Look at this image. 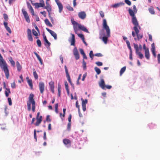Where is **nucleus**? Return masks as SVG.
Returning a JSON list of instances; mask_svg holds the SVG:
<instances>
[{
    "label": "nucleus",
    "mask_w": 160,
    "mask_h": 160,
    "mask_svg": "<svg viewBox=\"0 0 160 160\" xmlns=\"http://www.w3.org/2000/svg\"><path fill=\"white\" fill-rule=\"evenodd\" d=\"M71 21L72 23L73 24V26L78 24L77 22L73 20V19H71Z\"/></svg>",
    "instance_id": "obj_53"
},
{
    "label": "nucleus",
    "mask_w": 160,
    "mask_h": 160,
    "mask_svg": "<svg viewBox=\"0 0 160 160\" xmlns=\"http://www.w3.org/2000/svg\"><path fill=\"white\" fill-rule=\"evenodd\" d=\"M126 43H127L128 48L130 50V52H132V48L130 46V43L129 41L128 40H126Z\"/></svg>",
    "instance_id": "obj_28"
},
{
    "label": "nucleus",
    "mask_w": 160,
    "mask_h": 160,
    "mask_svg": "<svg viewBox=\"0 0 160 160\" xmlns=\"http://www.w3.org/2000/svg\"><path fill=\"white\" fill-rule=\"evenodd\" d=\"M45 6V5L43 0H41V7H42L44 8Z\"/></svg>",
    "instance_id": "obj_39"
},
{
    "label": "nucleus",
    "mask_w": 160,
    "mask_h": 160,
    "mask_svg": "<svg viewBox=\"0 0 160 160\" xmlns=\"http://www.w3.org/2000/svg\"><path fill=\"white\" fill-rule=\"evenodd\" d=\"M99 86L103 89H105V85L104 80L103 79H101L99 83Z\"/></svg>",
    "instance_id": "obj_11"
},
{
    "label": "nucleus",
    "mask_w": 160,
    "mask_h": 160,
    "mask_svg": "<svg viewBox=\"0 0 160 160\" xmlns=\"http://www.w3.org/2000/svg\"><path fill=\"white\" fill-rule=\"evenodd\" d=\"M99 14L103 18L104 17V12L102 11H101L99 12Z\"/></svg>",
    "instance_id": "obj_47"
},
{
    "label": "nucleus",
    "mask_w": 160,
    "mask_h": 160,
    "mask_svg": "<svg viewBox=\"0 0 160 160\" xmlns=\"http://www.w3.org/2000/svg\"><path fill=\"white\" fill-rule=\"evenodd\" d=\"M73 52L74 55H75V54L78 53V49L76 47H75L74 48Z\"/></svg>",
    "instance_id": "obj_42"
},
{
    "label": "nucleus",
    "mask_w": 160,
    "mask_h": 160,
    "mask_svg": "<svg viewBox=\"0 0 160 160\" xmlns=\"http://www.w3.org/2000/svg\"><path fill=\"white\" fill-rule=\"evenodd\" d=\"M79 25V24L78 23L77 24L73 26V29L76 34H77L78 31V28Z\"/></svg>",
    "instance_id": "obj_25"
},
{
    "label": "nucleus",
    "mask_w": 160,
    "mask_h": 160,
    "mask_svg": "<svg viewBox=\"0 0 160 160\" xmlns=\"http://www.w3.org/2000/svg\"><path fill=\"white\" fill-rule=\"evenodd\" d=\"M16 65L18 70L19 71H20L22 69V67L18 61L16 62Z\"/></svg>",
    "instance_id": "obj_32"
},
{
    "label": "nucleus",
    "mask_w": 160,
    "mask_h": 160,
    "mask_svg": "<svg viewBox=\"0 0 160 160\" xmlns=\"http://www.w3.org/2000/svg\"><path fill=\"white\" fill-rule=\"evenodd\" d=\"M6 29L7 30L8 32L10 33H11L12 32L10 28L9 27H6Z\"/></svg>",
    "instance_id": "obj_54"
},
{
    "label": "nucleus",
    "mask_w": 160,
    "mask_h": 160,
    "mask_svg": "<svg viewBox=\"0 0 160 160\" xmlns=\"http://www.w3.org/2000/svg\"><path fill=\"white\" fill-rule=\"evenodd\" d=\"M74 56L76 60H78L79 59L80 56L79 53L74 55Z\"/></svg>",
    "instance_id": "obj_45"
},
{
    "label": "nucleus",
    "mask_w": 160,
    "mask_h": 160,
    "mask_svg": "<svg viewBox=\"0 0 160 160\" xmlns=\"http://www.w3.org/2000/svg\"><path fill=\"white\" fill-rule=\"evenodd\" d=\"M50 33L51 35L54 37L55 40L57 39V35L54 31H52Z\"/></svg>",
    "instance_id": "obj_31"
},
{
    "label": "nucleus",
    "mask_w": 160,
    "mask_h": 160,
    "mask_svg": "<svg viewBox=\"0 0 160 160\" xmlns=\"http://www.w3.org/2000/svg\"><path fill=\"white\" fill-rule=\"evenodd\" d=\"M102 25L103 28L105 29L106 31L107 37H103L102 38V40L104 43L106 44L107 42L108 38L110 36V31L109 27L107 25L106 20L105 19H103Z\"/></svg>",
    "instance_id": "obj_2"
},
{
    "label": "nucleus",
    "mask_w": 160,
    "mask_h": 160,
    "mask_svg": "<svg viewBox=\"0 0 160 160\" xmlns=\"http://www.w3.org/2000/svg\"><path fill=\"white\" fill-rule=\"evenodd\" d=\"M22 12L26 21L28 22H29L30 19L29 17L27 12L24 9H22Z\"/></svg>",
    "instance_id": "obj_7"
},
{
    "label": "nucleus",
    "mask_w": 160,
    "mask_h": 160,
    "mask_svg": "<svg viewBox=\"0 0 160 160\" xmlns=\"http://www.w3.org/2000/svg\"><path fill=\"white\" fill-rule=\"evenodd\" d=\"M94 55L93 54V52L92 51H91L89 53V56L92 60L93 59V56Z\"/></svg>",
    "instance_id": "obj_36"
},
{
    "label": "nucleus",
    "mask_w": 160,
    "mask_h": 160,
    "mask_svg": "<svg viewBox=\"0 0 160 160\" xmlns=\"http://www.w3.org/2000/svg\"><path fill=\"white\" fill-rule=\"evenodd\" d=\"M0 66L2 68L5 73L7 79H8L9 76V73L7 65L3 59V58L0 53Z\"/></svg>",
    "instance_id": "obj_3"
},
{
    "label": "nucleus",
    "mask_w": 160,
    "mask_h": 160,
    "mask_svg": "<svg viewBox=\"0 0 160 160\" xmlns=\"http://www.w3.org/2000/svg\"><path fill=\"white\" fill-rule=\"evenodd\" d=\"M133 10L129 8L128 9V12L130 15L132 17V23L138 22L137 19L135 16V13H136L137 9L135 5L133 6Z\"/></svg>",
    "instance_id": "obj_4"
},
{
    "label": "nucleus",
    "mask_w": 160,
    "mask_h": 160,
    "mask_svg": "<svg viewBox=\"0 0 160 160\" xmlns=\"http://www.w3.org/2000/svg\"><path fill=\"white\" fill-rule=\"evenodd\" d=\"M31 1V3L32 5L35 6V8H38L40 7V3H34L32 0H31V1Z\"/></svg>",
    "instance_id": "obj_22"
},
{
    "label": "nucleus",
    "mask_w": 160,
    "mask_h": 160,
    "mask_svg": "<svg viewBox=\"0 0 160 160\" xmlns=\"http://www.w3.org/2000/svg\"><path fill=\"white\" fill-rule=\"evenodd\" d=\"M79 51L81 54L82 55H83L85 54L83 50L82 49H80Z\"/></svg>",
    "instance_id": "obj_62"
},
{
    "label": "nucleus",
    "mask_w": 160,
    "mask_h": 160,
    "mask_svg": "<svg viewBox=\"0 0 160 160\" xmlns=\"http://www.w3.org/2000/svg\"><path fill=\"white\" fill-rule=\"evenodd\" d=\"M45 22L47 25L49 26H50V27L52 26V25L51 24V23L49 21L48 19H46L45 20Z\"/></svg>",
    "instance_id": "obj_33"
},
{
    "label": "nucleus",
    "mask_w": 160,
    "mask_h": 160,
    "mask_svg": "<svg viewBox=\"0 0 160 160\" xmlns=\"http://www.w3.org/2000/svg\"><path fill=\"white\" fill-rule=\"evenodd\" d=\"M40 114V112H38L37 114L36 117V122L35 123V125L36 126H38L40 124V117H39V115Z\"/></svg>",
    "instance_id": "obj_14"
},
{
    "label": "nucleus",
    "mask_w": 160,
    "mask_h": 160,
    "mask_svg": "<svg viewBox=\"0 0 160 160\" xmlns=\"http://www.w3.org/2000/svg\"><path fill=\"white\" fill-rule=\"evenodd\" d=\"M43 37L45 46L47 47H49L51 44L50 43L47 39L46 36L45 35H43Z\"/></svg>",
    "instance_id": "obj_13"
},
{
    "label": "nucleus",
    "mask_w": 160,
    "mask_h": 160,
    "mask_svg": "<svg viewBox=\"0 0 160 160\" xmlns=\"http://www.w3.org/2000/svg\"><path fill=\"white\" fill-rule=\"evenodd\" d=\"M145 55L147 59L149 60L150 58V53L149 49H147L145 51Z\"/></svg>",
    "instance_id": "obj_21"
},
{
    "label": "nucleus",
    "mask_w": 160,
    "mask_h": 160,
    "mask_svg": "<svg viewBox=\"0 0 160 160\" xmlns=\"http://www.w3.org/2000/svg\"><path fill=\"white\" fill-rule=\"evenodd\" d=\"M55 1L59 8V12L61 13L63 9V6L59 0H55Z\"/></svg>",
    "instance_id": "obj_8"
},
{
    "label": "nucleus",
    "mask_w": 160,
    "mask_h": 160,
    "mask_svg": "<svg viewBox=\"0 0 160 160\" xmlns=\"http://www.w3.org/2000/svg\"><path fill=\"white\" fill-rule=\"evenodd\" d=\"M32 33L35 36H37L38 35V33L34 29H32Z\"/></svg>",
    "instance_id": "obj_48"
},
{
    "label": "nucleus",
    "mask_w": 160,
    "mask_h": 160,
    "mask_svg": "<svg viewBox=\"0 0 160 160\" xmlns=\"http://www.w3.org/2000/svg\"><path fill=\"white\" fill-rule=\"evenodd\" d=\"M94 55L98 57H100L102 56V54L101 53H97L95 54Z\"/></svg>",
    "instance_id": "obj_60"
},
{
    "label": "nucleus",
    "mask_w": 160,
    "mask_h": 160,
    "mask_svg": "<svg viewBox=\"0 0 160 160\" xmlns=\"http://www.w3.org/2000/svg\"><path fill=\"white\" fill-rule=\"evenodd\" d=\"M27 34L28 40L30 41H32L33 39L32 37V32L29 29H28L27 30Z\"/></svg>",
    "instance_id": "obj_10"
},
{
    "label": "nucleus",
    "mask_w": 160,
    "mask_h": 160,
    "mask_svg": "<svg viewBox=\"0 0 160 160\" xmlns=\"http://www.w3.org/2000/svg\"><path fill=\"white\" fill-rule=\"evenodd\" d=\"M94 70L98 75L101 72L100 69L96 67L94 68Z\"/></svg>",
    "instance_id": "obj_27"
},
{
    "label": "nucleus",
    "mask_w": 160,
    "mask_h": 160,
    "mask_svg": "<svg viewBox=\"0 0 160 160\" xmlns=\"http://www.w3.org/2000/svg\"><path fill=\"white\" fill-rule=\"evenodd\" d=\"M50 87L52 93L54 92V82L53 81H51L49 83Z\"/></svg>",
    "instance_id": "obj_18"
},
{
    "label": "nucleus",
    "mask_w": 160,
    "mask_h": 160,
    "mask_svg": "<svg viewBox=\"0 0 160 160\" xmlns=\"http://www.w3.org/2000/svg\"><path fill=\"white\" fill-rule=\"evenodd\" d=\"M61 86L60 84H58V92H61Z\"/></svg>",
    "instance_id": "obj_63"
},
{
    "label": "nucleus",
    "mask_w": 160,
    "mask_h": 160,
    "mask_svg": "<svg viewBox=\"0 0 160 160\" xmlns=\"http://www.w3.org/2000/svg\"><path fill=\"white\" fill-rule=\"evenodd\" d=\"M8 102L9 105L11 106L12 105V102L11 98H8Z\"/></svg>",
    "instance_id": "obj_50"
},
{
    "label": "nucleus",
    "mask_w": 160,
    "mask_h": 160,
    "mask_svg": "<svg viewBox=\"0 0 160 160\" xmlns=\"http://www.w3.org/2000/svg\"><path fill=\"white\" fill-rule=\"evenodd\" d=\"M78 17L82 19H84L86 16V14L85 12L82 11L78 13Z\"/></svg>",
    "instance_id": "obj_9"
},
{
    "label": "nucleus",
    "mask_w": 160,
    "mask_h": 160,
    "mask_svg": "<svg viewBox=\"0 0 160 160\" xmlns=\"http://www.w3.org/2000/svg\"><path fill=\"white\" fill-rule=\"evenodd\" d=\"M82 64L83 69L85 70L86 69V63L85 62L84 60H83Z\"/></svg>",
    "instance_id": "obj_38"
},
{
    "label": "nucleus",
    "mask_w": 160,
    "mask_h": 160,
    "mask_svg": "<svg viewBox=\"0 0 160 160\" xmlns=\"http://www.w3.org/2000/svg\"><path fill=\"white\" fill-rule=\"evenodd\" d=\"M78 35L79 38H81L82 40H83L84 39H85L84 36L83 34L79 33L78 34Z\"/></svg>",
    "instance_id": "obj_37"
},
{
    "label": "nucleus",
    "mask_w": 160,
    "mask_h": 160,
    "mask_svg": "<svg viewBox=\"0 0 160 160\" xmlns=\"http://www.w3.org/2000/svg\"><path fill=\"white\" fill-rule=\"evenodd\" d=\"M50 0H46V6H45L44 8L45 9H46L47 10L49 15L50 14V12L52 10L51 7L49 4L48 2Z\"/></svg>",
    "instance_id": "obj_6"
},
{
    "label": "nucleus",
    "mask_w": 160,
    "mask_h": 160,
    "mask_svg": "<svg viewBox=\"0 0 160 160\" xmlns=\"http://www.w3.org/2000/svg\"><path fill=\"white\" fill-rule=\"evenodd\" d=\"M36 132H37V131L36 130V129H34V138L36 139V141H37Z\"/></svg>",
    "instance_id": "obj_46"
},
{
    "label": "nucleus",
    "mask_w": 160,
    "mask_h": 160,
    "mask_svg": "<svg viewBox=\"0 0 160 160\" xmlns=\"http://www.w3.org/2000/svg\"><path fill=\"white\" fill-rule=\"evenodd\" d=\"M152 48L151 49V50H155V47L154 43H152L151 45Z\"/></svg>",
    "instance_id": "obj_52"
},
{
    "label": "nucleus",
    "mask_w": 160,
    "mask_h": 160,
    "mask_svg": "<svg viewBox=\"0 0 160 160\" xmlns=\"http://www.w3.org/2000/svg\"><path fill=\"white\" fill-rule=\"evenodd\" d=\"M82 109L83 111H85L86 110V105H85L84 104H82Z\"/></svg>",
    "instance_id": "obj_55"
},
{
    "label": "nucleus",
    "mask_w": 160,
    "mask_h": 160,
    "mask_svg": "<svg viewBox=\"0 0 160 160\" xmlns=\"http://www.w3.org/2000/svg\"><path fill=\"white\" fill-rule=\"evenodd\" d=\"M3 16L5 21H7L8 19V15L6 13L3 14Z\"/></svg>",
    "instance_id": "obj_40"
},
{
    "label": "nucleus",
    "mask_w": 160,
    "mask_h": 160,
    "mask_svg": "<svg viewBox=\"0 0 160 160\" xmlns=\"http://www.w3.org/2000/svg\"><path fill=\"white\" fill-rule=\"evenodd\" d=\"M81 100L82 101V104H84L85 105H86V104L88 102V100L86 99L84 100L82 98H81Z\"/></svg>",
    "instance_id": "obj_43"
},
{
    "label": "nucleus",
    "mask_w": 160,
    "mask_h": 160,
    "mask_svg": "<svg viewBox=\"0 0 160 160\" xmlns=\"http://www.w3.org/2000/svg\"><path fill=\"white\" fill-rule=\"evenodd\" d=\"M71 122H69L67 125V129L68 130H70L71 128Z\"/></svg>",
    "instance_id": "obj_49"
},
{
    "label": "nucleus",
    "mask_w": 160,
    "mask_h": 160,
    "mask_svg": "<svg viewBox=\"0 0 160 160\" xmlns=\"http://www.w3.org/2000/svg\"><path fill=\"white\" fill-rule=\"evenodd\" d=\"M134 25V26L133 28V29L134 30L137 36V38H134V39L135 40L138 39V40H139L140 39H142L143 37V35L141 34H139V30L138 29V28L139 29L140 28V27L139 25L138 22L135 23H133Z\"/></svg>",
    "instance_id": "obj_5"
},
{
    "label": "nucleus",
    "mask_w": 160,
    "mask_h": 160,
    "mask_svg": "<svg viewBox=\"0 0 160 160\" xmlns=\"http://www.w3.org/2000/svg\"><path fill=\"white\" fill-rule=\"evenodd\" d=\"M124 3L123 2H120L118 3H116L113 5V7L115 8H118L121 5H124Z\"/></svg>",
    "instance_id": "obj_23"
},
{
    "label": "nucleus",
    "mask_w": 160,
    "mask_h": 160,
    "mask_svg": "<svg viewBox=\"0 0 160 160\" xmlns=\"http://www.w3.org/2000/svg\"><path fill=\"white\" fill-rule=\"evenodd\" d=\"M45 86L43 82H41V93H42L44 90Z\"/></svg>",
    "instance_id": "obj_26"
},
{
    "label": "nucleus",
    "mask_w": 160,
    "mask_h": 160,
    "mask_svg": "<svg viewBox=\"0 0 160 160\" xmlns=\"http://www.w3.org/2000/svg\"><path fill=\"white\" fill-rule=\"evenodd\" d=\"M26 79L28 84H29V86L30 87L31 89H32L33 84L32 83V80L31 79H29L28 77H26Z\"/></svg>",
    "instance_id": "obj_17"
},
{
    "label": "nucleus",
    "mask_w": 160,
    "mask_h": 160,
    "mask_svg": "<svg viewBox=\"0 0 160 160\" xmlns=\"http://www.w3.org/2000/svg\"><path fill=\"white\" fill-rule=\"evenodd\" d=\"M34 95L31 93L28 97V100L27 101L28 110L30 111L31 109V105H32V110L33 112H35V102L34 99Z\"/></svg>",
    "instance_id": "obj_1"
},
{
    "label": "nucleus",
    "mask_w": 160,
    "mask_h": 160,
    "mask_svg": "<svg viewBox=\"0 0 160 160\" xmlns=\"http://www.w3.org/2000/svg\"><path fill=\"white\" fill-rule=\"evenodd\" d=\"M33 74L35 78L36 79H37L38 78V76L37 74L36 71L35 70V69H33Z\"/></svg>",
    "instance_id": "obj_34"
},
{
    "label": "nucleus",
    "mask_w": 160,
    "mask_h": 160,
    "mask_svg": "<svg viewBox=\"0 0 160 160\" xmlns=\"http://www.w3.org/2000/svg\"><path fill=\"white\" fill-rule=\"evenodd\" d=\"M11 86L12 88H15V83L14 82L11 83Z\"/></svg>",
    "instance_id": "obj_58"
},
{
    "label": "nucleus",
    "mask_w": 160,
    "mask_h": 160,
    "mask_svg": "<svg viewBox=\"0 0 160 160\" xmlns=\"http://www.w3.org/2000/svg\"><path fill=\"white\" fill-rule=\"evenodd\" d=\"M46 120L49 122L51 121V120L50 118V116L49 115H47L46 117Z\"/></svg>",
    "instance_id": "obj_61"
},
{
    "label": "nucleus",
    "mask_w": 160,
    "mask_h": 160,
    "mask_svg": "<svg viewBox=\"0 0 160 160\" xmlns=\"http://www.w3.org/2000/svg\"><path fill=\"white\" fill-rule=\"evenodd\" d=\"M95 63L98 66H102V63L100 62H96Z\"/></svg>",
    "instance_id": "obj_51"
},
{
    "label": "nucleus",
    "mask_w": 160,
    "mask_h": 160,
    "mask_svg": "<svg viewBox=\"0 0 160 160\" xmlns=\"http://www.w3.org/2000/svg\"><path fill=\"white\" fill-rule=\"evenodd\" d=\"M139 56V57L140 59H142L143 57V55L140 52L137 54Z\"/></svg>",
    "instance_id": "obj_56"
},
{
    "label": "nucleus",
    "mask_w": 160,
    "mask_h": 160,
    "mask_svg": "<svg viewBox=\"0 0 160 160\" xmlns=\"http://www.w3.org/2000/svg\"><path fill=\"white\" fill-rule=\"evenodd\" d=\"M158 62V64L160 63V53L158 54L157 56Z\"/></svg>",
    "instance_id": "obj_59"
},
{
    "label": "nucleus",
    "mask_w": 160,
    "mask_h": 160,
    "mask_svg": "<svg viewBox=\"0 0 160 160\" xmlns=\"http://www.w3.org/2000/svg\"><path fill=\"white\" fill-rule=\"evenodd\" d=\"M34 53L36 56L39 61H40V57H39V55L36 52H34Z\"/></svg>",
    "instance_id": "obj_57"
},
{
    "label": "nucleus",
    "mask_w": 160,
    "mask_h": 160,
    "mask_svg": "<svg viewBox=\"0 0 160 160\" xmlns=\"http://www.w3.org/2000/svg\"><path fill=\"white\" fill-rule=\"evenodd\" d=\"M71 45L74 46L75 45V38L74 35L72 33H71Z\"/></svg>",
    "instance_id": "obj_15"
},
{
    "label": "nucleus",
    "mask_w": 160,
    "mask_h": 160,
    "mask_svg": "<svg viewBox=\"0 0 160 160\" xmlns=\"http://www.w3.org/2000/svg\"><path fill=\"white\" fill-rule=\"evenodd\" d=\"M10 93H9L8 91L7 90L5 91V96L6 97H8L9 96V94Z\"/></svg>",
    "instance_id": "obj_64"
},
{
    "label": "nucleus",
    "mask_w": 160,
    "mask_h": 160,
    "mask_svg": "<svg viewBox=\"0 0 160 160\" xmlns=\"http://www.w3.org/2000/svg\"><path fill=\"white\" fill-rule=\"evenodd\" d=\"M126 69V67L125 66L123 67L121 69L120 72V76H121L122 75V74L125 71Z\"/></svg>",
    "instance_id": "obj_30"
},
{
    "label": "nucleus",
    "mask_w": 160,
    "mask_h": 160,
    "mask_svg": "<svg viewBox=\"0 0 160 160\" xmlns=\"http://www.w3.org/2000/svg\"><path fill=\"white\" fill-rule=\"evenodd\" d=\"M63 142L66 145H69V146L71 145V142L69 139L67 138L64 139H63Z\"/></svg>",
    "instance_id": "obj_19"
},
{
    "label": "nucleus",
    "mask_w": 160,
    "mask_h": 160,
    "mask_svg": "<svg viewBox=\"0 0 160 160\" xmlns=\"http://www.w3.org/2000/svg\"><path fill=\"white\" fill-rule=\"evenodd\" d=\"M67 9L70 11H72L73 10V8L72 7H71L70 5H68L67 7Z\"/></svg>",
    "instance_id": "obj_41"
},
{
    "label": "nucleus",
    "mask_w": 160,
    "mask_h": 160,
    "mask_svg": "<svg viewBox=\"0 0 160 160\" xmlns=\"http://www.w3.org/2000/svg\"><path fill=\"white\" fill-rule=\"evenodd\" d=\"M126 43H127L128 48L130 50V52H132V48L130 46V43L129 41L128 40H126Z\"/></svg>",
    "instance_id": "obj_29"
},
{
    "label": "nucleus",
    "mask_w": 160,
    "mask_h": 160,
    "mask_svg": "<svg viewBox=\"0 0 160 160\" xmlns=\"http://www.w3.org/2000/svg\"><path fill=\"white\" fill-rule=\"evenodd\" d=\"M148 10L150 13L152 14H155V11L153 8L151 6L148 8Z\"/></svg>",
    "instance_id": "obj_24"
},
{
    "label": "nucleus",
    "mask_w": 160,
    "mask_h": 160,
    "mask_svg": "<svg viewBox=\"0 0 160 160\" xmlns=\"http://www.w3.org/2000/svg\"><path fill=\"white\" fill-rule=\"evenodd\" d=\"M78 28L79 29L82 30L83 31L87 32H89L88 30L84 26H82L81 24L79 25Z\"/></svg>",
    "instance_id": "obj_20"
},
{
    "label": "nucleus",
    "mask_w": 160,
    "mask_h": 160,
    "mask_svg": "<svg viewBox=\"0 0 160 160\" xmlns=\"http://www.w3.org/2000/svg\"><path fill=\"white\" fill-rule=\"evenodd\" d=\"M3 86H4V88L7 91H8L9 93H11V92L10 91V89L8 88H7L6 86V83L5 82H4L3 83Z\"/></svg>",
    "instance_id": "obj_35"
},
{
    "label": "nucleus",
    "mask_w": 160,
    "mask_h": 160,
    "mask_svg": "<svg viewBox=\"0 0 160 160\" xmlns=\"http://www.w3.org/2000/svg\"><path fill=\"white\" fill-rule=\"evenodd\" d=\"M64 68H65V72H66V76L67 78V79H68V81L70 83H71V80L70 76L69 75L67 68L66 66H65Z\"/></svg>",
    "instance_id": "obj_12"
},
{
    "label": "nucleus",
    "mask_w": 160,
    "mask_h": 160,
    "mask_svg": "<svg viewBox=\"0 0 160 160\" xmlns=\"http://www.w3.org/2000/svg\"><path fill=\"white\" fill-rule=\"evenodd\" d=\"M125 2L129 6L131 5V2L129 0H125Z\"/></svg>",
    "instance_id": "obj_44"
},
{
    "label": "nucleus",
    "mask_w": 160,
    "mask_h": 160,
    "mask_svg": "<svg viewBox=\"0 0 160 160\" xmlns=\"http://www.w3.org/2000/svg\"><path fill=\"white\" fill-rule=\"evenodd\" d=\"M27 5L28 8L29 9L30 12L32 13V15H34V13L33 9L30 3L28 2H27Z\"/></svg>",
    "instance_id": "obj_16"
}]
</instances>
